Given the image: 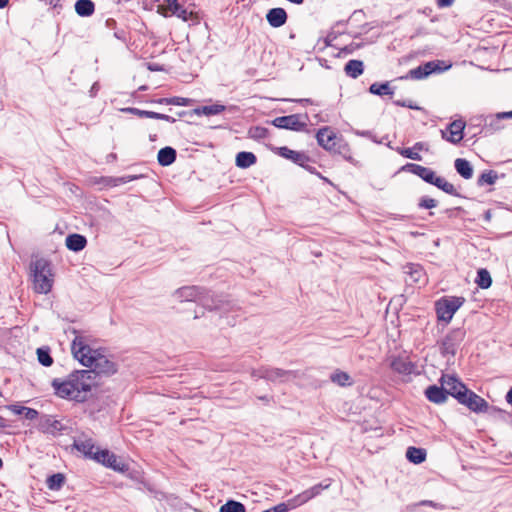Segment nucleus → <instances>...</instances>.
Wrapping results in <instances>:
<instances>
[{"label": "nucleus", "mask_w": 512, "mask_h": 512, "mask_svg": "<svg viewBox=\"0 0 512 512\" xmlns=\"http://www.w3.org/2000/svg\"><path fill=\"white\" fill-rule=\"evenodd\" d=\"M157 116L156 119L158 120H164V121H167V122H170V123H174L176 122V119L169 116V115H166V114H162V113H158L157 112Z\"/></svg>", "instance_id": "obj_53"}, {"label": "nucleus", "mask_w": 512, "mask_h": 512, "mask_svg": "<svg viewBox=\"0 0 512 512\" xmlns=\"http://www.w3.org/2000/svg\"><path fill=\"white\" fill-rule=\"evenodd\" d=\"M397 151V153H399L401 156L405 157V158H408V159H411V160H415V161H421L422 160V156L416 152L413 147L412 148H400V147H397L395 149Z\"/></svg>", "instance_id": "obj_44"}, {"label": "nucleus", "mask_w": 512, "mask_h": 512, "mask_svg": "<svg viewBox=\"0 0 512 512\" xmlns=\"http://www.w3.org/2000/svg\"><path fill=\"white\" fill-rule=\"evenodd\" d=\"M8 409L15 415H23L28 420H34L38 417L39 413L33 408L20 405H9Z\"/></svg>", "instance_id": "obj_30"}, {"label": "nucleus", "mask_w": 512, "mask_h": 512, "mask_svg": "<svg viewBox=\"0 0 512 512\" xmlns=\"http://www.w3.org/2000/svg\"><path fill=\"white\" fill-rule=\"evenodd\" d=\"M65 243L69 250L79 252L86 247L87 239L81 234L74 233L66 237Z\"/></svg>", "instance_id": "obj_23"}, {"label": "nucleus", "mask_w": 512, "mask_h": 512, "mask_svg": "<svg viewBox=\"0 0 512 512\" xmlns=\"http://www.w3.org/2000/svg\"><path fill=\"white\" fill-rule=\"evenodd\" d=\"M73 448L82 453L86 458L94 460V457L97 456L98 451H101L98 447L95 446V443L92 438L81 436L74 439Z\"/></svg>", "instance_id": "obj_16"}, {"label": "nucleus", "mask_w": 512, "mask_h": 512, "mask_svg": "<svg viewBox=\"0 0 512 512\" xmlns=\"http://www.w3.org/2000/svg\"><path fill=\"white\" fill-rule=\"evenodd\" d=\"M37 358L40 364L45 367H49L53 364V358L50 355V349L41 347L37 349Z\"/></svg>", "instance_id": "obj_40"}, {"label": "nucleus", "mask_w": 512, "mask_h": 512, "mask_svg": "<svg viewBox=\"0 0 512 512\" xmlns=\"http://www.w3.org/2000/svg\"><path fill=\"white\" fill-rule=\"evenodd\" d=\"M65 482V476L61 473H56L48 477L47 486L51 490H59Z\"/></svg>", "instance_id": "obj_39"}, {"label": "nucleus", "mask_w": 512, "mask_h": 512, "mask_svg": "<svg viewBox=\"0 0 512 512\" xmlns=\"http://www.w3.org/2000/svg\"><path fill=\"white\" fill-rule=\"evenodd\" d=\"M441 385L444 386L447 397L451 395L458 402L465 397L467 387L454 376L443 375L440 379Z\"/></svg>", "instance_id": "obj_12"}, {"label": "nucleus", "mask_w": 512, "mask_h": 512, "mask_svg": "<svg viewBox=\"0 0 512 512\" xmlns=\"http://www.w3.org/2000/svg\"><path fill=\"white\" fill-rule=\"evenodd\" d=\"M498 179V174L494 170L484 171L478 178L477 184L483 186L484 184L493 185Z\"/></svg>", "instance_id": "obj_38"}, {"label": "nucleus", "mask_w": 512, "mask_h": 512, "mask_svg": "<svg viewBox=\"0 0 512 512\" xmlns=\"http://www.w3.org/2000/svg\"><path fill=\"white\" fill-rule=\"evenodd\" d=\"M132 179H134V177H121V178H118L117 181H119L120 183H127Z\"/></svg>", "instance_id": "obj_63"}, {"label": "nucleus", "mask_w": 512, "mask_h": 512, "mask_svg": "<svg viewBox=\"0 0 512 512\" xmlns=\"http://www.w3.org/2000/svg\"><path fill=\"white\" fill-rule=\"evenodd\" d=\"M465 125V122L461 119L452 121L446 129L441 130L442 138L452 144L460 143L464 137Z\"/></svg>", "instance_id": "obj_13"}, {"label": "nucleus", "mask_w": 512, "mask_h": 512, "mask_svg": "<svg viewBox=\"0 0 512 512\" xmlns=\"http://www.w3.org/2000/svg\"><path fill=\"white\" fill-rule=\"evenodd\" d=\"M269 134V130L261 126H253L248 130V135L251 139L261 140L265 139Z\"/></svg>", "instance_id": "obj_41"}, {"label": "nucleus", "mask_w": 512, "mask_h": 512, "mask_svg": "<svg viewBox=\"0 0 512 512\" xmlns=\"http://www.w3.org/2000/svg\"><path fill=\"white\" fill-rule=\"evenodd\" d=\"M459 403L465 405L475 413H483L489 411L488 402L484 398H482L481 396L477 395L475 392L469 389H467L465 397L462 398Z\"/></svg>", "instance_id": "obj_14"}, {"label": "nucleus", "mask_w": 512, "mask_h": 512, "mask_svg": "<svg viewBox=\"0 0 512 512\" xmlns=\"http://www.w3.org/2000/svg\"><path fill=\"white\" fill-rule=\"evenodd\" d=\"M401 170L410 172L420 177L426 183L436 186L437 188H439L440 190L449 195L456 197L460 196V194L457 192L455 186L452 183L448 182L445 178L441 176H437L435 172L430 168L424 167L419 164L407 163L401 168Z\"/></svg>", "instance_id": "obj_5"}, {"label": "nucleus", "mask_w": 512, "mask_h": 512, "mask_svg": "<svg viewBox=\"0 0 512 512\" xmlns=\"http://www.w3.org/2000/svg\"><path fill=\"white\" fill-rule=\"evenodd\" d=\"M301 115L291 114L287 116H280L272 121V124L281 129H289L294 131H301L306 127V123L302 122Z\"/></svg>", "instance_id": "obj_15"}, {"label": "nucleus", "mask_w": 512, "mask_h": 512, "mask_svg": "<svg viewBox=\"0 0 512 512\" xmlns=\"http://www.w3.org/2000/svg\"><path fill=\"white\" fill-rule=\"evenodd\" d=\"M179 301L196 302L209 311H221L227 313L235 309L236 304L221 296H214L207 289L199 286H184L174 292Z\"/></svg>", "instance_id": "obj_3"}, {"label": "nucleus", "mask_w": 512, "mask_h": 512, "mask_svg": "<svg viewBox=\"0 0 512 512\" xmlns=\"http://www.w3.org/2000/svg\"><path fill=\"white\" fill-rule=\"evenodd\" d=\"M317 176L322 179L325 183H328L330 185H333V183L325 176H323L321 173H317Z\"/></svg>", "instance_id": "obj_62"}, {"label": "nucleus", "mask_w": 512, "mask_h": 512, "mask_svg": "<svg viewBox=\"0 0 512 512\" xmlns=\"http://www.w3.org/2000/svg\"><path fill=\"white\" fill-rule=\"evenodd\" d=\"M287 13L285 9L277 7L270 9L266 14V20L273 28H279L287 22Z\"/></svg>", "instance_id": "obj_20"}, {"label": "nucleus", "mask_w": 512, "mask_h": 512, "mask_svg": "<svg viewBox=\"0 0 512 512\" xmlns=\"http://www.w3.org/2000/svg\"><path fill=\"white\" fill-rule=\"evenodd\" d=\"M369 92L374 95L384 96L393 95V90L390 88L389 82L378 83L375 82L370 85Z\"/></svg>", "instance_id": "obj_34"}, {"label": "nucleus", "mask_w": 512, "mask_h": 512, "mask_svg": "<svg viewBox=\"0 0 512 512\" xmlns=\"http://www.w3.org/2000/svg\"><path fill=\"white\" fill-rule=\"evenodd\" d=\"M219 512H246V507L239 501L228 500L220 507Z\"/></svg>", "instance_id": "obj_37"}, {"label": "nucleus", "mask_w": 512, "mask_h": 512, "mask_svg": "<svg viewBox=\"0 0 512 512\" xmlns=\"http://www.w3.org/2000/svg\"><path fill=\"white\" fill-rule=\"evenodd\" d=\"M125 112H128V113H131L133 115H136L140 118H151V119H156L157 116V112H154V111H147V110H141V109H138V108H134V107H129V108H126L124 109Z\"/></svg>", "instance_id": "obj_43"}, {"label": "nucleus", "mask_w": 512, "mask_h": 512, "mask_svg": "<svg viewBox=\"0 0 512 512\" xmlns=\"http://www.w3.org/2000/svg\"><path fill=\"white\" fill-rule=\"evenodd\" d=\"M302 167L312 174L317 175V173H319L318 171H316L315 167L308 165V163L304 164V166Z\"/></svg>", "instance_id": "obj_60"}, {"label": "nucleus", "mask_w": 512, "mask_h": 512, "mask_svg": "<svg viewBox=\"0 0 512 512\" xmlns=\"http://www.w3.org/2000/svg\"><path fill=\"white\" fill-rule=\"evenodd\" d=\"M331 483L329 480H326L324 482L318 483L311 488L303 491L302 493H299L294 498L290 499V507L296 508L300 505L305 504L309 500L313 499L314 497L320 495L322 491L325 489H328L330 487Z\"/></svg>", "instance_id": "obj_11"}, {"label": "nucleus", "mask_w": 512, "mask_h": 512, "mask_svg": "<svg viewBox=\"0 0 512 512\" xmlns=\"http://www.w3.org/2000/svg\"><path fill=\"white\" fill-rule=\"evenodd\" d=\"M364 64L361 60L352 59L349 60L344 66V72L348 77L353 79L358 78L363 74Z\"/></svg>", "instance_id": "obj_24"}, {"label": "nucleus", "mask_w": 512, "mask_h": 512, "mask_svg": "<svg viewBox=\"0 0 512 512\" xmlns=\"http://www.w3.org/2000/svg\"><path fill=\"white\" fill-rule=\"evenodd\" d=\"M465 334V330L462 328H456L447 333V335L440 342V353L443 356H455L458 347L465 338Z\"/></svg>", "instance_id": "obj_9"}, {"label": "nucleus", "mask_w": 512, "mask_h": 512, "mask_svg": "<svg viewBox=\"0 0 512 512\" xmlns=\"http://www.w3.org/2000/svg\"><path fill=\"white\" fill-rule=\"evenodd\" d=\"M38 430L45 434L56 436L63 430V425L60 421L54 419L53 416L44 415L39 420Z\"/></svg>", "instance_id": "obj_18"}, {"label": "nucleus", "mask_w": 512, "mask_h": 512, "mask_svg": "<svg viewBox=\"0 0 512 512\" xmlns=\"http://www.w3.org/2000/svg\"><path fill=\"white\" fill-rule=\"evenodd\" d=\"M505 399H506L507 403L512 406V387L507 392Z\"/></svg>", "instance_id": "obj_61"}, {"label": "nucleus", "mask_w": 512, "mask_h": 512, "mask_svg": "<svg viewBox=\"0 0 512 512\" xmlns=\"http://www.w3.org/2000/svg\"><path fill=\"white\" fill-rule=\"evenodd\" d=\"M257 161V158L255 156L254 153L252 152H247V151H242V152H239L237 155H236V166L239 167V168H248L252 165H254Z\"/></svg>", "instance_id": "obj_28"}, {"label": "nucleus", "mask_w": 512, "mask_h": 512, "mask_svg": "<svg viewBox=\"0 0 512 512\" xmlns=\"http://www.w3.org/2000/svg\"><path fill=\"white\" fill-rule=\"evenodd\" d=\"M94 385L93 372L88 370H75L65 380L56 378L52 381L57 396L78 402L87 399Z\"/></svg>", "instance_id": "obj_2"}, {"label": "nucleus", "mask_w": 512, "mask_h": 512, "mask_svg": "<svg viewBox=\"0 0 512 512\" xmlns=\"http://www.w3.org/2000/svg\"><path fill=\"white\" fill-rule=\"evenodd\" d=\"M404 269L412 283H419L424 277V272L420 265L409 263L405 265Z\"/></svg>", "instance_id": "obj_31"}, {"label": "nucleus", "mask_w": 512, "mask_h": 512, "mask_svg": "<svg viewBox=\"0 0 512 512\" xmlns=\"http://www.w3.org/2000/svg\"><path fill=\"white\" fill-rule=\"evenodd\" d=\"M496 118H497V115L495 117L486 118V120H485L486 128L489 127L491 130H498V129H500L499 122H500L501 119L496 120Z\"/></svg>", "instance_id": "obj_48"}, {"label": "nucleus", "mask_w": 512, "mask_h": 512, "mask_svg": "<svg viewBox=\"0 0 512 512\" xmlns=\"http://www.w3.org/2000/svg\"><path fill=\"white\" fill-rule=\"evenodd\" d=\"M332 152L341 155L346 161L354 163V159L351 154V149L347 142L343 140H338V143L336 145V151Z\"/></svg>", "instance_id": "obj_36"}, {"label": "nucleus", "mask_w": 512, "mask_h": 512, "mask_svg": "<svg viewBox=\"0 0 512 512\" xmlns=\"http://www.w3.org/2000/svg\"><path fill=\"white\" fill-rule=\"evenodd\" d=\"M438 205L437 200L430 198L428 196H424L420 198L418 202V207L420 209H432L435 208Z\"/></svg>", "instance_id": "obj_46"}, {"label": "nucleus", "mask_w": 512, "mask_h": 512, "mask_svg": "<svg viewBox=\"0 0 512 512\" xmlns=\"http://www.w3.org/2000/svg\"><path fill=\"white\" fill-rule=\"evenodd\" d=\"M30 277L33 290L38 294H47L54 283V273L51 262L45 258H38L30 263Z\"/></svg>", "instance_id": "obj_4"}, {"label": "nucleus", "mask_w": 512, "mask_h": 512, "mask_svg": "<svg viewBox=\"0 0 512 512\" xmlns=\"http://www.w3.org/2000/svg\"><path fill=\"white\" fill-rule=\"evenodd\" d=\"M153 102L157 103V104L170 105L171 99L170 98H158L156 100H153Z\"/></svg>", "instance_id": "obj_58"}, {"label": "nucleus", "mask_w": 512, "mask_h": 512, "mask_svg": "<svg viewBox=\"0 0 512 512\" xmlns=\"http://www.w3.org/2000/svg\"><path fill=\"white\" fill-rule=\"evenodd\" d=\"M419 506H430L437 510H444L446 507L441 503H437L431 500H422L418 503Z\"/></svg>", "instance_id": "obj_49"}, {"label": "nucleus", "mask_w": 512, "mask_h": 512, "mask_svg": "<svg viewBox=\"0 0 512 512\" xmlns=\"http://www.w3.org/2000/svg\"><path fill=\"white\" fill-rule=\"evenodd\" d=\"M444 64L443 61L436 60V61H429L422 65L423 70H425L428 74V76L435 72H441L445 69H448L450 66H446L444 68L441 67V65Z\"/></svg>", "instance_id": "obj_42"}, {"label": "nucleus", "mask_w": 512, "mask_h": 512, "mask_svg": "<svg viewBox=\"0 0 512 512\" xmlns=\"http://www.w3.org/2000/svg\"><path fill=\"white\" fill-rule=\"evenodd\" d=\"M358 135L362 136V137H366V138H370L372 140H374L375 142H377L373 137H372V132L370 131H362V132H357Z\"/></svg>", "instance_id": "obj_59"}, {"label": "nucleus", "mask_w": 512, "mask_h": 512, "mask_svg": "<svg viewBox=\"0 0 512 512\" xmlns=\"http://www.w3.org/2000/svg\"><path fill=\"white\" fill-rule=\"evenodd\" d=\"M428 74L425 70H423V67L422 65L414 68V69H411L407 75L405 76H402L401 79H416V80H420V79H423L425 77H427Z\"/></svg>", "instance_id": "obj_45"}, {"label": "nucleus", "mask_w": 512, "mask_h": 512, "mask_svg": "<svg viewBox=\"0 0 512 512\" xmlns=\"http://www.w3.org/2000/svg\"><path fill=\"white\" fill-rule=\"evenodd\" d=\"M171 102L170 105H176V106H189L191 103V99L184 98V97H170Z\"/></svg>", "instance_id": "obj_47"}, {"label": "nucleus", "mask_w": 512, "mask_h": 512, "mask_svg": "<svg viewBox=\"0 0 512 512\" xmlns=\"http://www.w3.org/2000/svg\"><path fill=\"white\" fill-rule=\"evenodd\" d=\"M167 6L162 8L161 14L164 17L176 16L183 21H197V13L190 8L191 5L185 7L184 0H166Z\"/></svg>", "instance_id": "obj_8"}, {"label": "nucleus", "mask_w": 512, "mask_h": 512, "mask_svg": "<svg viewBox=\"0 0 512 512\" xmlns=\"http://www.w3.org/2000/svg\"><path fill=\"white\" fill-rule=\"evenodd\" d=\"M71 351L75 359L83 366L92 368L93 379L96 376L109 377L118 370L117 363L100 350L92 349L83 336L76 335L71 343Z\"/></svg>", "instance_id": "obj_1"}, {"label": "nucleus", "mask_w": 512, "mask_h": 512, "mask_svg": "<svg viewBox=\"0 0 512 512\" xmlns=\"http://www.w3.org/2000/svg\"><path fill=\"white\" fill-rule=\"evenodd\" d=\"M475 282L482 289L489 288L492 285V278L489 271L484 268L479 269Z\"/></svg>", "instance_id": "obj_35"}, {"label": "nucleus", "mask_w": 512, "mask_h": 512, "mask_svg": "<svg viewBox=\"0 0 512 512\" xmlns=\"http://www.w3.org/2000/svg\"><path fill=\"white\" fill-rule=\"evenodd\" d=\"M394 104L397 105V106H400V107H407V108H410V109H417L418 108L417 106L412 105L411 101L396 100V101H394Z\"/></svg>", "instance_id": "obj_51"}, {"label": "nucleus", "mask_w": 512, "mask_h": 512, "mask_svg": "<svg viewBox=\"0 0 512 512\" xmlns=\"http://www.w3.org/2000/svg\"><path fill=\"white\" fill-rule=\"evenodd\" d=\"M413 149L416 152H418V151H428L429 150L428 145L425 142H416L413 145Z\"/></svg>", "instance_id": "obj_52"}, {"label": "nucleus", "mask_w": 512, "mask_h": 512, "mask_svg": "<svg viewBox=\"0 0 512 512\" xmlns=\"http://www.w3.org/2000/svg\"><path fill=\"white\" fill-rule=\"evenodd\" d=\"M115 24H116V21H115L114 19H108V20L106 21V25H107L108 27H113Z\"/></svg>", "instance_id": "obj_64"}, {"label": "nucleus", "mask_w": 512, "mask_h": 512, "mask_svg": "<svg viewBox=\"0 0 512 512\" xmlns=\"http://www.w3.org/2000/svg\"><path fill=\"white\" fill-rule=\"evenodd\" d=\"M444 386L430 385L425 390L427 399L435 404H443L447 401V395Z\"/></svg>", "instance_id": "obj_21"}, {"label": "nucleus", "mask_w": 512, "mask_h": 512, "mask_svg": "<svg viewBox=\"0 0 512 512\" xmlns=\"http://www.w3.org/2000/svg\"><path fill=\"white\" fill-rule=\"evenodd\" d=\"M485 413H488V414H491V415L495 414V413L504 414L505 411L502 410V409H499V408H497L495 406H490L489 405V411H486Z\"/></svg>", "instance_id": "obj_57"}, {"label": "nucleus", "mask_w": 512, "mask_h": 512, "mask_svg": "<svg viewBox=\"0 0 512 512\" xmlns=\"http://www.w3.org/2000/svg\"><path fill=\"white\" fill-rule=\"evenodd\" d=\"M94 461L116 472L124 473L129 470L128 464L125 463L121 457L110 452L108 449L98 451L97 456L94 457Z\"/></svg>", "instance_id": "obj_10"}, {"label": "nucleus", "mask_w": 512, "mask_h": 512, "mask_svg": "<svg viewBox=\"0 0 512 512\" xmlns=\"http://www.w3.org/2000/svg\"><path fill=\"white\" fill-rule=\"evenodd\" d=\"M75 11L81 17H89L95 11V4L91 0H77Z\"/></svg>", "instance_id": "obj_27"}, {"label": "nucleus", "mask_w": 512, "mask_h": 512, "mask_svg": "<svg viewBox=\"0 0 512 512\" xmlns=\"http://www.w3.org/2000/svg\"><path fill=\"white\" fill-rule=\"evenodd\" d=\"M176 156V150L172 147L167 146L159 150L157 160L161 166H169L175 162Z\"/></svg>", "instance_id": "obj_25"}, {"label": "nucleus", "mask_w": 512, "mask_h": 512, "mask_svg": "<svg viewBox=\"0 0 512 512\" xmlns=\"http://www.w3.org/2000/svg\"><path fill=\"white\" fill-rule=\"evenodd\" d=\"M316 139L322 148L331 152L336 151V135L330 130L329 127L320 128L316 134Z\"/></svg>", "instance_id": "obj_17"}, {"label": "nucleus", "mask_w": 512, "mask_h": 512, "mask_svg": "<svg viewBox=\"0 0 512 512\" xmlns=\"http://www.w3.org/2000/svg\"><path fill=\"white\" fill-rule=\"evenodd\" d=\"M251 377L254 379H265L271 382L284 383L295 379L297 377V372L276 367L261 366L257 369H252Z\"/></svg>", "instance_id": "obj_6"}, {"label": "nucleus", "mask_w": 512, "mask_h": 512, "mask_svg": "<svg viewBox=\"0 0 512 512\" xmlns=\"http://www.w3.org/2000/svg\"><path fill=\"white\" fill-rule=\"evenodd\" d=\"M457 173L464 179H470L473 176V167L471 163L463 158H457L454 162Z\"/></svg>", "instance_id": "obj_26"}, {"label": "nucleus", "mask_w": 512, "mask_h": 512, "mask_svg": "<svg viewBox=\"0 0 512 512\" xmlns=\"http://www.w3.org/2000/svg\"><path fill=\"white\" fill-rule=\"evenodd\" d=\"M512 118V110L508 112H501L497 114L496 120Z\"/></svg>", "instance_id": "obj_56"}, {"label": "nucleus", "mask_w": 512, "mask_h": 512, "mask_svg": "<svg viewBox=\"0 0 512 512\" xmlns=\"http://www.w3.org/2000/svg\"><path fill=\"white\" fill-rule=\"evenodd\" d=\"M455 0H437V5L440 8L450 7Z\"/></svg>", "instance_id": "obj_54"}, {"label": "nucleus", "mask_w": 512, "mask_h": 512, "mask_svg": "<svg viewBox=\"0 0 512 512\" xmlns=\"http://www.w3.org/2000/svg\"><path fill=\"white\" fill-rule=\"evenodd\" d=\"M464 302L463 297H443L436 301L435 310L438 320L448 324Z\"/></svg>", "instance_id": "obj_7"}, {"label": "nucleus", "mask_w": 512, "mask_h": 512, "mask_svg": "<svg viewBox=\"0 0 512 512\" xmlns=\"http://www.w3.org/2000/svg\"><path fill=\"white\" fill-rule=\"evenodd\" d=\"M393 371L403 374V375H409L414 372L415 365L409 361L407 358L404 357H396L391 361L390 364Z\"/></svg>", "instance_id": "obj_22"}, {"label": "nucleus", "mask_w": 512, "mask_h": 512, "mask_svg": "<svg viewBox=\"0 0 512 512\" xmlns=\"http://www.w3.org/2000/svg\"><path fill=\"white\" fill-rule=\"evenodd\" d=\"M330 380L341 387L351 386L353 383L350 375L347 372L341 370H336L333 372L330 375Z\"/></svg>", "instance_id": "obj_33"}, {"label": "nucleus", "mask_w": 512, "mask_h": 512, "mask_svg": "<svg viewBox=\"0 0 512 512\" xmlns=\"http://www.w3.org/2000/svg\"><path fill=\"white\" fill-rule=\"evenodd\" d=\"M426 450L423 448H417L410 446L406 450V458L414 464H420L426 459Z\"/></svg>", "instance_id": "obj_29"}, {"label": "nucleus", "mask_w": 512, "mask_h": 512, "mask_svg": "<svg viewBox=\"0 0 512 512\" xmlns=\"http://www.w3.org/2000/svg\"><path fill=\"white\" fill-rule=\"evenodd\" d=\"M289 509H293L290 507V499L286 503H280L273 508H271V511L273 512H287Z\"/></svg>", "instance_id": "obj_50"}, {"label": "nucleus", "mask_w": 512, "mask_h": 512, "mask_svg": "<svg viewBox=\"0 0 512 512\" xmlns=\"http://www.w3.org/2000/svg\"><path fill=\"white\" fill-rule=\"evenodd\" d=\"M225 110H226V106H224V105L212 104V105H206V106L195 108L193 110V112L196 115H202L203 114V115L210 116V115L220 114V113H222Z\"/></svg>", "instance_id": "obj_32"}, {"label": "nucleus", "mask_w": 512, "mask_h": 512, "mask_svg": "<svg viewBox=\"0 0 512 512\" xmlns=\"http://www.w3.org/2000/svg\"><path fill=\"white\" fill-rule=\"evenodd\" d=\"M114 36L119 39V40H122L123 42H126V32L125 30H118V31H115L114 32Z\"/></svg>", "instance_id": "obj_55"}, {"label": "nucleus", "mask_w": 512, "mask_h": 512, "mask_svg": "<svg viewBox=\"0 0 512 512\" xmlns=\"http://www.w3.org/2000/svg\"><path fill=\"white\" fill-rule=\"evenodd\" d=\"M277 153L279 156L291 160L299 166H304V164L310 161V157L304 152L294 151L286 146L279 147Z\"/></svg>", "instance_id": "obj_19"}]
</instances>
